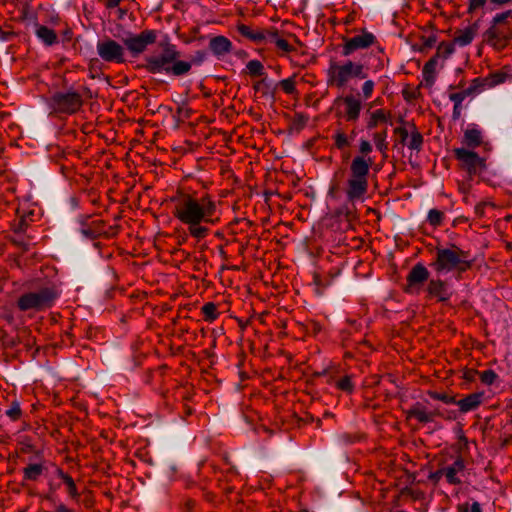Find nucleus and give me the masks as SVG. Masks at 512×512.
<instances>
[{"mask_svg": "<svg viewBox=\"0 0 512 512\" xmlns=\"http://www.w3.org/2000/svg\"><path fill=\"white\" fill-rule=\"evenodd\" d=\"M470 506L469 503H463V504H459L457 506V511L458 512H470Z\"/></svg>", "mask_w": 512, "mask_h": 512, "instance_id": "nucleus-50", "label": "nucleus"}, {"mask_svg": "<svg viewBox=\"0 0 512 512\" xmlns=\"http://www.w3.org/2000/svg\"><path fill=\"white\" fill-rule=\"evenodd\" d=\"M444 219V213L437 209H431L428 213L427 220L430 225L437 227L440 226Z\"/></svg>", "mask_w": 512, "mask_h": 512, "instance_id": "nucleus-37", "label": "nucleus"}, {"mask_svg": "<svg viewBox=\"0 0 512 512\" xmlns=\"http://www.w3.org/2000/svg\"><path fill=\"white\" fill-rule=\"evenodd\" d=\"M35 33L37 37L48 46L57 43L58 37L53 29H50L44 25H36Z\"/></svg>", "mask_w": 512, "mask_h": 512, "instance_id": "nucleus-27", "label": "nucleus"}, {"mask_svg": "<svg viewBox=\"0 0 512 512\" xmlns=\"http://www.w3.org/2000/svg\"><path fill=\"white\" fill-rule=\"evenodd\" d=\"M454 103V107H453V113H452V117L454 120H458L461 116V113H462V103H457V102H453Z\"/></svg>", "mask_w": 512, "mask_h": 512, "instance_id": "nucleus-46", "label": "nucleus"}, {"mask_svg": "<svg viewBox=\"0 0 512 512\" xmlns=\"http://www.w3.org/2000/svg\"><path fill=\"white\" fill-rule=\"evenodd\" d=\"M512 11L497 13L491 20L489 28L483 33L484 41L497 51L504 50L512 40V27L507 21Z\"/></svg>", "mask_w": 512, "mask_h": 512, "instance_id": "nucleus-8", "label": "nucleus"}, {"mask_svg": "<svg viewBox=\"0 0 512 512\" xmlns=\"http://www.w3.org/2000/svg\"><path fill=\"white\" fill-rule=\"evenodd\" d=\"M442 477H444V467L438 469L437 471L430 474L429 479L438 482Z\"/></svg>", "mask_w": 512, "mask_h": 512, "instance_id": "nucleus-47", "label": "nucleus"}, {"mask_svg": "<svg viewBox=\"0 0 512 512\" xmlns=\"http://www.w3.org/2000/svg\"><path fill=\"white\" fill-rule=\"evenodd\" d=\"M375 42V35L364 30L361 34L349 38H344L341 53L343 56L347 57L352 55L357 50L366 49L372 46Z\"/></svg>", "mask_w": 512, "mask_h": 512, "instance_id": "nucleus-12", "label": "nucleus"}, {"mask_svg": "<svg viewBox=\"0 0 512 512\" xmlns=\"http://www.w3.org/2000/svg\"><path fill=\"white\" fill-rule=\"evenodd\" d=\"M13 265H15L16 267H19V262L17 259L14 260Z\"/></svg>", "mask_w": 512, "mask_h": 512, "instance_id": "nucleus-57", "label": "nucleus"}, {"mask_svg": "<svg viewBox=\"0 0 512 512\" xmlns=\"http://www.w3.org/2000/svg\"><path fill=\"white\" fill-rule=\"evenodd\" d=\"M463 142L470 148H476L480 146L482 143L481 131L475 127L468 128L464 132Z\"/></svg>", "mask_w": 512, "mask_h": 512, "instance_id": "nucleus-28", "label": "nucleus"}, {"mask_svg": "<svg viewBox=\"0 0 512 512\" xmlns=\"http://www.w3.org/2000/svg\"><path fill=\"white\" fill-rule=\"evenodd\" d=\"M307 122H308V116H306L302 113H298L295 115V123H297L301 126H305Z\"/></svg>", "mask_w": 512, "mask_h": 512, "instance_id": "nucleus-48", "label": "nucleus"}, {"mask_svg": "<svg viewBox=\"0 0 512 512\" xmlns=\"http://www.w3.org/2000/svg\"><path fill=\"white\" fill-rule=\"evenodd\" d=\"M201 310H202L204 320L207 322L211 323V322L215 321L219 316V313L217 311V305L213 302L205 303L202 306Z\"/></svg>", "mask_w": 512, "mask_h": 512, "instance_id": "nucleus-33", "label": "nucleus"}, {"mask_svg": "<svg viewBox=\"0 0 512 512\" xmlns=\"http://www.w3.org/2000/svg\"><path fill=\"white\" fill-rule=\"evenodd\" d=\"M375 88V82L371 79L366 80L361 87L362 94L360 95L362 101L368 100L372 97Z\"/></svg>", "mask_w": 512, "mask_h": 512, "instance_id": "nucleus-39", "label": "nucleus"}, {"mask_svg": "<svg viewBox=\"0 0 512 512\" xmlns=\"http://www.w3.org/2000/svg\"><path fill=\"white\" fill-rule=\"evenodd\" d=\"M44 467L41 463H30L24 468V478L36 481L43 473Z\"/></svg>", "mask_w": 512, "mask_h": 512, "instance_id": "nucleus-30", "label": "nucleus"}, {"mask_svg": "<svg viewBox=\"0 0 512 512\" xmlns=\"http://www.w3.org/2000/svg\"><path fill=\"white\" fill-rule=\"evenodd\" d=\"M372 144L361 138L359 140V155H356L349 166L345 194L349 202L363 201L369 188V173L374 160L370 157Z\"/></svg>", "mask_w": 512, "mask_h": 512, "instance_id": "nucleus-3", "label": "nucleus"}, {"mask_svg": "<svg viewBox=\"0 0 512 512\" xmlns=\"http://www.w3.org/2000/svg\"><path fill=\"white\" fill-rule=\"evenodd\" d=\"M326 76L328 86L343 89L348 87L353 80L366 79L367 67L361 62H354L349 59L344 61L331 59Z\"/></svg>", "mask_w": 512, "mask_h": 512, "instance_id": "nucleus-5", "label": "nucleus"}, {"mask_svg": "<svg viewBox=\"0 0 512 512\" xmlns=\"http://www.w3.org/2000/svg\"><path fill=\"white\" fill-rule=\"evenodd\" d=\"M336 116L349 123L359 120L363 109V101L359 94H347L337 97L333 102Z\"/></svg>", "mask_w": 512, "mask_h": 512, "instance_id": "nucleus-10", "label": "nucleus"}, {"mask_svg": "<svg viewBox=\"0 0 512 512\" xmlns=\"http://www.w3.org/2000/svg\"><path fill=\"white\" fill-rule=\"evenodd\" d=\"M429 395L433 399L442 401V402H444L446 404H455V402H456V400L453 397H449L446 394L437 393V392H429Z\"/></svg>", "mask_w": 512, "mask_h": 512, "instance_id": "nucleus-45", "label": "nucleus"}, {"mask_svg": "<svg viewBox=\"0 0 512 512\" xmlns=\"http://www.w3.org/2000/svg\"><path fill=\"white\" fill-rule=\"evenodd\" d=\"M5 115H6V113L2 112V114H1L2 119L4 118Z\"/></svg>", "mask_w": 512, "mask_h": 512, "instance_id": "nucleus-58", "label": "nucleus"}, {"mask_svg": "<svg viewBox=\"0 0 512 512\" xmlns=\"http://www.w3.org/2000/svg\"><path fill=\"white\" fill-rule=\"evenodd\" d=\"M438 64V56H434L431 59H429L423 69H422V77L423 81L422 84H424L427 87H431L436 80V67Z\"/></svg>", "mask_w": 512, "mask_h": 512, "instance_id": "nucleus-26", "label": "nucleus"}, {"mask_svg": "<svg viewBox=\"0 0 512 512\" xmlns=\"http://www.w3.org/2000/svg\"><path fill=\"white\" fill-rule=\"evenodd\" d=\"M237 31L241 36L257 45L274 43L281 56H286L295 51V48L287 40L279 36V31L275 27L253 29L246 24L240 23L237 25Z\"/></svg>", "mask_w": 512, "mask_h": 512, "instance_id": "nucleus-7", "label": "nucleus"}, {"mask_svg": "<svg viewBox=\"0 0 512 512\" xmlns=\"http://www.w3.org/2000/svg\"><path fill=\"white\" fill-rule=\"evenodd\" d=\"M463 200L465 203H469V197L467 195L464 196Z\"/></svg>", "mask_w": 512, "mask_h": 512, "instance_id": "nucleus-56", "label": "nucleus"}, {"mask_svg": "<svg viewBox=\"0 0 512 512\" xmlns=\"http://www.w3.org/2000/svg\"><path fill=\"white\" fill-rule=\"evenodd\" d=\"M58 293L53 287H43L38 291L23 294L18 299V307L21 311L44 310L53 305L57 299Z\"/></svg>", "mask_w": 512, "mask_h": 512, "instance_id": "nucleus-9", "label": "nucleus"}, {"mask_svg": "<svg viewBox=\"0 0 512 512\" xmlns=\"http://www.w3.org/2000/svg\"><path fill=\"white\" fill-rule=\"evenodd\" d=\"M465 467V461L461 456H457L451 464L444 466V478L447 483L450 485L462 484Z\"/></svg>", "mask_w": 512, "mask_h": 512, "instance_id": "nucleus-17", "label": "nucleus"}, {"mask_svg": "<svg viewBox=\"0 0 512 512\" xmlns=\"http://www.w3.org/2000/svg\"><path fill=\"white\" fill-rule=\"evenodd\" d=\"M246 68L252 76H262L265 74L264 66L259 60H250L247 63Z\"/></svg>", "mask_w": 512, "mask_h": 512, "instance_id": "nucleus-36", "label": "nucleus"}, {"mask_svg": "<svg viewBox=\"0 0 512 512\" xmlns=\"http://www.w3.org/2000/svg\"><path fill=\"white\" fill-rule=\"evenodd\" d=\"M17 192L16 176L13 172L2 169V203L10 205L18 201L13 211L15 218L10 223V229L13 232L11 240L17 246L28 249L31 243V237L26 235V230L31 223L38 220L40 216L39 208L29 197L20 199Z\"/></svg>", "mask_w": 512, "mask_h": 512, "instance_id": "nucleus-2", "label": "nucleus"}, {"mask_svg": "<svg viewBox=\"0 0 512 512\" xmlns=\"http://www.w3.org/2000/svg\"><path fill=\"white\" fill-rule=\"evenodd\" d=\"M181 52L176 45L166 43L160 53L145 57L144 69L151 74H166L180 77L190 72L192 64L181 60Z\"/></svg>", "mask_w": 512, "mask_h": 512, "instance_id": "nucleus-4", "label": "nucleus"}, {"mask_svg": "<svg viewBox=\"0 0 512 512\" xmlns=\"http://www.w3.org/2000/svg\"><path fill=\"white\" fill-rule=\"evenodd\" d=\"M355 136L356 132L354 130H352L350 134H347L342 128H337L332 135L334 147L342 152H347Z\"/></svg>", "mask_w": 512, "mask_h": 512, "instance_id": "nucleus-21", "label": "nucleus"}, {"mask_svg": "<svg viewBox=\"0 0 512 512\" xmlns=\"http://www.w3.org/2000/svg\"><path fill=\"white\" fill-rule=\"evenodd\" d=\"M474 374H479L478 371L476 370H469L465 373V378L468 379V380H472L473 379V376Z\"/></svg>", "mask_w": 512, "mask_h": 512, "instance_id": "nucleus-53", "label": "nucleus"}, {"mask_svg": "<svg viewBox=\"0 0 512 512\" xmlns=\"http://www.w3.org/2000/svg\"><path fill=\"white\" fill-rule=\"evenodd\" d=\"M506 77H507L506 74L501 73V72L491 74L490 78H487V80H488L487 85L495 86L498 84H502L505 82Z\"/></svg>", "mask_w": 512, "mask_h": 512, "instance_id": "nucleus-43", "label": "nucleus"}, {"mask_svg": "<svg viewBox=\"0 0 512 512\" xmlns=\"http://www.w3.org/2000/svg\"><path fill=\"white\" fill-rule=\"evenodd\" d=\"M3 413L6 418L11 422H23L24 413L21 409L20 402L15 395H8L2 400Z\"/></svg>", "mask_w": 512, "mask_h": 512, "instance_id": "nucleus-18", "label": "nucleus"}, {"mask_svg": "<svg viewBox=\"0 0 512 512\" xmlns=\"http://www.w3.org/2000/svg\"><path fill=\"white\" fill-rule=\"evenodd\" d=\"M157 39L155 30H144L139 34L131 35L124 39V44L132 54H140L146 50L148 45L153 44Z\"/></svg>", "mask_w": 512, "mask_h": 512, "instance_id": "nucleus-14", "label": "nucleus"}, {"mask_svg": "<svg viewBox=\"0 0 512 512\" xmlns=\"http://www.w3.org/2000/svg\"><path fill=\"white\" fill-rule=\"evenodd\" d=\"M435 413L427 410V408L420 402L415 403L410 409L406 411L407 419H416L420 423H429L434 420Z\"/></svg>", "mask_w": 512, "mask_h": 512, "instance_id": "nucleus-20", "label": "nucleus"}, {"mask_svg": "<svg viewBox=\"0 0 512 512\" xmlns=\"http://www.w3.org/2000/svg\"><path fill=\"white\" fill-rule=\"evenodd\" d=\"M488 80L487 79H481V78H475L472 80L471 84L468 89H471V94L474 96L480 92H482L487 85Z\"/></svg>", "mask_w": 512, "mask_h": 512, "instance_id": "nucleus-38", "label": "nucleus"}, {"mask_svg": "<svg viewBox=\"0 0 512 512\" xmlns=\"http://www.w3.org/2000/svg\"><path fill=\"white\" fill-rule=\"evenodd\" d=\"M429 278V271L422 263L415 264L407 275V292H418Z\"/></svg>", "mask_w": 512, "mask_h": 512, "instance_id": "nucleus-16", "label": "nucleus"}, {"mask_svg": "<svg viewBox=\"0 0 512 512\" xmlns=\"http://www.w3.org/2000/svg\"><path fill=\"white\" fill-rule=\"evenodd\" d=\"M494 207V204L490 201H482L480 203H478L475 207H474V213L476 215V217L478 218H482L484 217L485 215V208L486 207Z\"/></svg>", "mask_w": 512, "mask_h": 512, "instance_id": "nucleus-44", "label": "nucleus"}, {"mask_svg": "<svg viewBox=\"0 0 512 512\" xmlns=\"http://www.w3.org/2000/svg\"><path fill=\"white\" fill-rule=\"evenodd\" d=\"M296 78L297 74L294 73L291 77L279 81L278 85L281 87L283 92L288 95L297 94L296 89Z\"/></svg>", "mask_w": 512, "mask_h": 512, "instance_id": "nucleus-34", "label": "nucleus"}, {"mask_svg": "<svg viewBox=\"0 0 512 512\" xmlns=\"http://www.w3.org/2000/svg\"><path fill=\"white\" fill-rule=\"evenodd\" d=\"M57 107L65 113H74L82 106V97L77 92L58 93L54 96Z\"/></svg>", "mask_w": 512, "mask_h": 512, "instance_id": "nucleus-15", "label": "nucleus"}, {"mask_svg": "<svg viewBox=\"0 0 512 512\" xmlns=\"http://www.w3.org/2000/svg\"><path fill=\"white\" fill-rule=\"evenodd\" d=\"M410 132L411 129L409 130L404 126H399L394 129V133L399 136V143L403 146H406L410 137Z\"/></svg>", "mask_w": 512, "mask_h": 512, "instance_id": "nucleus-41", "label": "nucleus"}, {"mask_svg": "<svg viewBox=\"0 0 512 512\" xmlns=\"http://www.w3.org/2000/svg\"><path fill=\"white\" fill-rule=\"evenodd\" d=\"M478 32V24L473 23L468 27L455 32L453 43L459 47L469 45L475 38Z\"/></svg>", "mask_w": 512, "mask_h": 512, "instance_id": "nucleus-23", "label": "nucleus"}, {"mask_svg": "<svg viewBox=\"0 0 512 512\" xmlns=\"http://www.w3.org/2000/svg\"><path fill=\"white\" fill-rule=\"evenodd\" d=\"M468 190H469V186H468V185L463 184V185L460 187V191H461L463 194H465V195L468 193Z\"/></svg>", "mask_w": 512, "mask_h": 512, "instance_id": "nucleus-55", "label": "nucleus"}, {"mask_svg": "<svg viewBox=\"0 0 512 512\" xmlns=\"http://www.w3.org/2000/svg\"><path fill=\"white\" fill-rule=\"evenodd\" d=\"M410 128V137L406 146L412 151L419 152L421 151L424 142L423 135L418 131L414 124H411Z\"/></svg>", "mask_w": 512, "mask_h": 512, "instance_id": "nucleus-29", "label": "nucleus"}, {"mask_svg": "<svg viewBox=\"0 0 512 512\" xmlns=\"http://www.w3.org/2000/svg\"><path fill=\"white\" fill-rule=\"evenodd\" d=\"M290 63L294 67H304L303 64H300L297 60H295L292 56L289 57Z\"/></svg>", "mask_w": 512, "mask_h": 512, "instance_id": "nucleus-54", "label": "nucleus"}, {"mask_svg": "<svg viewBox=\"0 0 512 512\" xmlns=\"http://www.w3.org/2000/svg\"><path fill=\"white\" fill-rule=\"evenodd\" d=\"M479 376L481 382L485 385H492L498 377L495 371L492 369L479 372Z\"/></svg>", "mask_w": 512, "mask_h": 512, "instance_id": "nucleus-40", "label": "nucleus"}, {"mask_svg": "<svg viewBox=\"0 0 512 512\" xmlns=\"http://www.w3.org/2000/svg\"><path fill=\"white\" fill-rule=\"evenodd\" d=\"M121 0H107V8H115L120 4Z\"/></svg>", "mask_w": 512, "mask_h": 512, "instance_id": "nucleus-52", "label": "nucleus"}, {"mask_svg": "<svg viewBox=\"0 0 512 512\" xmlns=\"http://www.w3.org/2000/svg\"><path fill=\"white\" fill-rule=\"evenodd\" d=\"M336 388L345 393L351 394L355 388V385L352 381V376L346 375V376L342 377L341 379H339L336 382Z\"/></svg>", "mask_w": 512, "mask_h": 512, "instance_id": "nucleus-35", "label": "nucleus"}, {"mask_svg": "<svg viewBox=\"0 0 512 512\" xmlns=\"http://www.w3.org/2000/svg\"><path fill=\"white\" fill-rule=\"evenodd\" d=\"M387 136H388L387 129H384L383 131H380V132H376L372 136L375 147L382 154H386V152L388 150Z\"/></svg>", "mask_w": 512, "mask_h": 512, "instance_id": "nucleus-32", "label": "nucleus"}, {"mask_svg": "<svg viewBox=\"0 0 512 512\" xmlns=\"http://www.w3.org/2000/svg\"><path fill=\"white\" fill-rule=\"evenodd\" d=\"M232 48V42L223 35L214 36L209 41V49L218 59L229 54Z\"/></svg>", "mask_w": 512, "mask_h": 512, "instance_id": "nucleus-19", "label": "nucleus"}, {"mask_svg": "<svg viewBox=\"0 0 512 512\" xmlns=\"http://www.w3.org/2000/svg\"><path fill=\"white\" fill-rule=\"evenodd\" d=\"M97 53L106 62L122 63L124 61V48L109 38L98 41Z\"/></svg>", "mask_w": 512, "mask_h": 512, "instance_id": "nucleus-13", "label": "nucleus"}, {"mask_svg": "<svg viewBox=\"0 0 512 512\" xmlns=\"http://www.w3.org/2000/svg\"><path fill=\"white\" fill-rule=\"evenodd\" d=\"M483 397V392L471 393L460 400H456L455 404L462 413H467L477 409L483 402Z\"/></svg>", "mask_w": 512, "mask_h": 512, "instance_id": "nucleus-22", "label": "nucleus"}, {"mask_svg": "<svg viewBox=\"0 0 512 512\" xmlns=\"http://www.w3.org/2000/svg\"><path fill=\"white\" fill-rule=\"evenodd\" d=\"M469 96H473L471 94V89H463L462 91L460 92H457V93H451L449 95V99L452 101V102H457V103H463V101L469 97Z\"/></svg>", "mask_w": 512, "mask_h": 512, "instance_id": "nucleus-42", "label": "nucleus"}, {"mask_svg": "<svg viewBox=\"0 0 512 512\" xmlns=\"http://www.w3.org/2000/svg\"><path fill=\"white\" fill-rule=\"evenodd\" d=\"M171 201L174 203V217L186 225L190 236L197 240H202L209 234V229L203 224L214 225L218 221L214 217L216 202L208 193H179Z\"/></svg>", "mask_w": 512, "mask_h": 512, "instance_id": "nucleus-1", "label": "nucleus"}, {"mask_svg": "<svg viewBox=\"0 0 512 512\" xmlns=\"http://www.w3.org/2000/svg\"><path fill=\"white\" fill-rule=\"evenodd\" d=\"M58 477L63 480L65 485L67 486V492L72 499L79 498V492L77 490L76 484L71 476L64 473L63 470H58Z\"/></svg>", "mask_w": 512, "mask_h": 512, "instance_id": "nucleus-31", "label": "nucleus"}, {"mask_svg": "<svg viewBox=\"0 0 512 512\" xmlns=\"http://www.w3.org/2000/svg\"><path fill=\"white\" fill-rule=\"evenodd\" d=\"M470 512H482L481 506L477 501H474L470 506Z\"/></svg>", "mask_w": 512, "mask_h": 512, "instance_id": "nucleus-51", "label": "nucleus"}, {"mask_svg": "<svg viewBox=\"0 0 512 512\" xmlns=\"http://www.w3.org/2000/svg\"><path fill=\"white\" fill-rule=\"evenodd\" d=\"M391 112L385 109H376L374 111L369 112L368 117L366 119V128L368 130L374 129L380 124L390 123Z\"/></svg>", "mask_w": 512, "mask_h": 512, "instance_id": "nucleus-25", "label": "nucleus"}, {"mask_svg": "<svg viewBox=\"0 0 512 512\" xmlns=\"http://www.w3.org/2000/svg\"><path fill=\"white\" fill-rule=\"evenodd\" d=\"M437 273L458 271L463 273L471 268L472 260L468 252L453 245L450 248H441L436 251L435 261L431 264Z\"/></svg>", "mask_w": 512, "mask_h": 512, "instance_id": "nucleus-6", "label": "nucleus"}, {"mask_svg": "<svg viewBox=\"0 0 512 512\" xmlns=\"http://www.w3.org/2000/svg\"><path fill=\"white\" fill-rule=\"evenodd\" d=\"M454 155L461 163V166L467 170L469 175L480 173L485 168V160L473 151L466 148H455Z\"/></svg>", "mask_w": 512, "mask_h": 512, "instance_id": "nucleus-11", "label": "nucleus"}, {"mask_svg": "<svg viewBox=\"0 0 512 512\" xmlns=\"http://www.w3.org/2000/svg\"><path fill=\"white\" fill-rule=\"evenodd\" d=\"M489 3L495 7H504L506 5L512 4V0H489Z\"/></svg>", "mask_w": 512, "mask_h": 512, "instance_id": "nucleus-49", "label": "nucleus"}, {"mask_svg": "<svg viewBox=\"0 0 512 512\" xmlns=\"http://www.w3.org/2000/svg\"><path fill=\"white\" fill-rule=\"evenodd\" d=\"M427 292L430 297L437 298L438 301H447L450 297L447 285L441 279H430L427 285Z\"/></svg>", "mask_w": 512, "mask_h": 512, "instance_id": "nucleus-24", "label": "nucleus"}]
</instances>
